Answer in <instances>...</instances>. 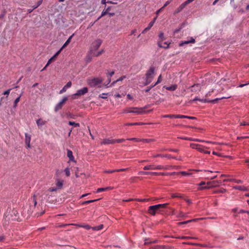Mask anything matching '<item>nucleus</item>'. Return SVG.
<instances>
[{
    "label": "nucleus",
    "instance_id": "1",
    "mask_svg": "<svg viewBox=\"0 0 249 249\" xmlns=\"http://www.w3.org/2000/svg\"><path fill=\"white\" fill-rule=\"evenodd\" d=\"M155 75V68L154 67H150L149 70L147 71L145 74V82L144 85H147L150 84Z\"/></svg>",
    "mask_w": 249,
    "mask_h": 249
},
{
    "label": "nucleus",
    "instance_id": "2",
    "mask_svg": "<svg viewBox=\"0 0 249 249\" xmlns=\"http://www.w3.org/2000/svg\"><path fill=\"white\" fill-rule=\"evenodd\" d=\"M103 79L99 77L89 78L87 79L88 84L91 87H95L99 86L103 82Z\"/></svg>",
    "mask_w": 249,
    "mask_h": 249
},
{
    "label": "nucleus",
    "instance_id": "3",
    "mask_svg": "<svg viewBox=\"0 0 249 249\" xmlns=\"http://www.w3.org/2000/svg\"><path fill=\"white\" fill-rule=\"evenodd\" d=\"M145 112L143 110L142 108L139 107H131L124 110V113H135L137 114H142L144 113Z\"/></svg>",
    "mask_w": 249,
    "mask_h": 249
},
{
    "label": "nucleus",
    "instance_id": "4",
    "mask_svg": "<svg viewBox=\"0 0 249 249\" xmlns=\"http://www.w3.org/2000/svg\"><path fill=\"white\" fill-rule=\"evenodd\" d=\"M190 146L192 148L196 149L200 152H202V153H204L205 154H210V151H205L204 150V148H207V147H205L201 145L196 144V143H190Z\"/></svg>",
    "mask_w": 249,
    "mask_h": 249
},
{
    "label": "nucleus",
    "instance_id": "5",
    "mask_svg": "<svg viewBox=\"0 0 249 249\" xmlns=\"http://www.w3.org/2000/svg\"><path fill=\"white\" fill-rule=\"evenodd\" d=\"M218 182L216 181H209L207 183V186L200 187L198 188V190H202L204 189H209L213 187L218 186L217 184Z\"/></svg>",
    "mask_w": 249,
    "mask_h": 249
},
{
    "label": "nucleus",
    "instance_id": "6",
    "mask_svg": "<svg viewBox=\"0 0 249 249\" xmlns=\"http://www.w3.org/2000/svg\"><path fill=\"white\" fill-rule=\"evenodd\" d=\"M102 40L100 39H97L95 40L91 44V48L90 49V51L94 52L95 51L97 50L101 46L102 44Z\"/></svg>",
    "mask_w": 249,
    "mask_h": 249
},
{
    "label": "nucleus",
    "instance_id": "7",
    "mask_svg": "<svg viewBox=\"0 0 249 249\" xmlns=\"http://www.w3.org/2000/svg\"><path fill=\"white\" fill-rule=\"evenodd\" d=\"M68 98L66 97H64L62 100L60 101L55 107L54 110L55 112L58 111L61 109L64 103L67 101Z\"/></svg>",
    "mask_w": 249,
    "mask_h": 249
},
{
    "label": "nucleus",
    "instance_id": "8",
    "mask_svg": "<svg viewBox=\"0 0 249 249\" xmlns=\"http://www.w3.org/2000/svg\"><path fill=\"white\" fill-rule=\"evenodd\" d=\"M139 174L144 175H167L169 174V173L140 171L139 172Z\"/></svg>",
    "mask_w": 249,
    "mask_h": 249
},
{
    "label": "nucleus",
    "instance_id": "9",
    "mask_svg": "<svg viewBox=\"0 0 249 249\" xmlns=\"http://www.w3.org/2000/svg\"><path fill=\"white\" fill-rule=\"evenodd\" d=\"M94 52H92V51H90L88 53L85 58V61L86 63H89L92 61V57L94 56Z\"/></svg>",
    "mask_w": 249,
    "mask_h": 249
},
{
    "label": "nucleus",
    "instance_id": "10",
    "mask_svg": "<svg viewBox=\"0 0 249 249\" xmlns=\"http://www.w3.org/2000/svg\"><path fill=\"white\" fill-rule=\"evenodd\" d=\"M88 92V89L87 87H84L82 89H79L77 92L74 94L73 96H81L84 95Z\"/></svg>",
    "mask_w": 249,
    "mask_h": 249
},
{
    "label": "nucleus",
    "instance_id": "11",
    "mask_svg": "<svg viewBox=\"0 0 249 249\" xmlns=\"http://www.w3.org/2000/svg\"><path fill=\"white\" fill-rule=\"evenodd\" d=\"M157 207L156 205L150 206L148 210V213L152 215H155L156 212L159 210Z\"/></svg>",
    "mask_w": 249,
    "mask_h": 249
},
{
    "label": "nucleus",
    "instance_id": "12",
    "mask_svg": "<svg viewBox=\"0 0 249 249\" xmlns=\"http://www.w3.org/2000/svg\"><path fill=\"white\" fill-rule=\"evenodd\" d=\"M25 142L26 144V147L27 148H31L30 142L31 140V137L30 135L28 134L27 133L25 134Z\"/></svg>",
    "mask_w": 249,
    "mask_h": 249
},
{
    "label": "nucleus",
    "instance_id": "13",
    "mask_svg": "<svg viewBox=\"0 0 249 249\" xmlns=\"http://www.w3.org/2000/svg\"><path fill=\"white\" fill-rule=\"evenodd\" d=\"M115 143H116V141L115 140H110L109 139H103L101 142V144H114Z\"/></svg>",
    "mask_w": 249,
    "mask_h": 249
},
{
    "label": "nucleus",
    "instance_id": "14",
    "mask_svg": "<svg viewBox=\"0 0 249 249\" xmlns=\"http://www.w3.org/2000/svg\"><path fill=\"white\" fill-rule=\"evenodd\" d=\"M159 39L158 42V45L159 47H162V42L165 39L164 34L163 32H160L159 34Z\"/></svg>",
    "mask_w": 249,
    "mask_h": 249
},
{
    "label": "nucleus",
    "instance_id": "15",
    "mask_svg": "<svg viewBox=\"0 0 249 249\" xmlns=\"http://www.w3.org/2000/svg\"><path fill=\"white\" fill-rule=\"evenodd\" d=\"M201 89V86L200 84H194L191 87V91L192 92H197L199 91Z\"/></svg>",
    "mask_w": 249,
    "mask_h": 249
},
{
    "label": "nucleus",
    "instance_id": "16",
    "mask_svg": "<svg viewBox=\"0 0 249 249\" xmlns=\"http://www.w3.org/2000/svg\"><path fill=\"white\" fill-rule=\"evenodd\" d=\"M195 42H196L195 39L193 37H191L190 38V40L182 41L179 43V46H182L185 44H188L190 43H195Z\"/></svg>",
    "mask_w": 249,
    "mask_h": 249
},
{
    "label": "nucleus",
    "instance_id": "17",
    "mask_svg": "<svg viewBox=\"0 0 249 249\" xmlns=\"http://www.w3.org/2000/svg\"><path fill=\"white\" fill-rule=\"evenodd\" d=\"M71 86V81L68 82L67 84L60 90L59 93L62 94L65 92L67 89L70 88Z\"/></svg>",
    "mask_w": 249,
    "mask_h": 249
},
{
    "label": "nucleus",
    "instance_id": "18",
    "mask_svg": "<svg viewBox=\"0 0 249 249\" xmlns=\"http://www.w3.org/2000/svg\"><path fill=\"white\" fill-rule=\"evenodd\" d=\"M111 9V7L108 6L106 9H105L102 12L101 16L98 18V19H99L101 18L104 17V16L107 15V14L109 12V11Z\"/></svg>",
    "mask_w": 249,
    "mask_h": 249
},
{
    "label": "nucleus",
    "instance_id": "19",
    "mask_svg": "<svg viewBox=\"0 0 249 249\" xmlns=\"http://www.w3.org/2000/svg\"><path fill=\"white\" fill-rule=\"evenodd\" d=\"M55 185L58 189H61L63 185V181L60 179H57L56 180Z\"/></svg>",
    "mask_w": 249,
    "mask_h": 249
},
{
    "label": "nucleus",
    "instance_id": "20",
    "mask_svg": "<svg viewBox=\"0 0 249 249\" xmlns=\"http://www.w3.org/2000/svg\"><path fill=\"white\" fill-rule=\"evenodd\" d=\"M67 156L69 158L70 161H74V158L72 154V152L70 150H67Z\"/></svg>",
    "mask_w": 249,
    "mask_h": 249
},
{
    "label": "nucleus",
    "instance_id": "21",
    "mask_svg": "<svg viewBox=\"0 0 249 249\" xmlns=\"http://www.w3.org/2000/svg\"><path fill=\"white\" fill-rule=\"evenodd\" d=\"M36 123L37 126L39 127L44 125L46 123V121H43L41 119H38L36 120Z\"/></svg>",
    "mask_w": 249,
    "mask_h": 249
},
{
    "label": "nucleus",
    "instance_id": "22",
    "mask_svg": "<svg viewBox=\"0 0 249 249\" xmlns=\"http://www.w3.org/2000/svg\"><path fill=\"white\" fill-rule=\"evenodd\" d=\"M113 188L111 187H107L105 188H99L97 190V193H100L103 191H107L112 189Z\"/></svg>",
    "mask_w": 249,
    "mask_h": 249
},
{
    "label": "nucleus",
    "instance_id": "23",
    "mask_svg": "<svg viewBox=\"0 0 249 249\" xmlns=\"http://www.w3.org/2000/svg\"><path fill=\"white\" fill-rule=\"evenodd\" d=\"M164 88H165L167 90L174 91L177 89V86L176 85H173L171 86H165Z\"/></svg>",
    "mask_w": 249,
    "mask_h": 249
},
{
    "label": "nucleus",
    "instance_id": "24",
    "mask_svg": "<svg viewBox=\"0 0 249 249\" xmlns=\"http://www.w3.org/2000/svg\"><path fill=\"white\" fill-rule=\"evenodd\" d=\"M154 25V21H151L148 26L147 27L145 28L143 31L142 32V34H144L146 33L147 31L150 29V28L153 26Z\"/></svg>",
    "mask_w": 249,
    "mask_h": 249
},
{
    "label": "nucleus",
    "instance_id": "25",
    "mask_svg": "<svg viewBox=\"0 0 249 249\" xmlns=\"http://www.w3.org/2000/svg\"><path fill=\"white\" fill-rule=\"evenodd\" d=\"M167 166H163L161 165H154V170L167 169Z\"/></svg>",
    "mask_w": 249,
    "mask_h": 249
},
{
    "label": "nucleus",
    "instance_id": "26",
    "mask_svg": "<svg viewBox=\"0 0 249 249\" xmlns=\"http://www.w3.org/2000/svg\"><path fill=\"white\" fill-rule=\"evenodd\" d=\"M22 96V93L20 94V95L16 99V100L14 101V105H13V107L16 108L17 107L18 103L19 102L20 98Z\"/></svg>",
    "mask_w": 249,
    "mask_h": 249
},
{
    "label": "nucleus",
    "instance_id": "27",
    "mask_svg": "<svg viewBox=\"0 0 249 249\" xmlns=\"http://www.w3.org/2000/svg\"><path fill=\"white\" fill-rule=\"evenodd\" d=\"M73 35H71L69 37V38L67 39V40L65 42L64 45L61 47L63 49L65 48L71 42V39L73 36Z\"/></svg>",
    "mask_w": 249,
    "mask_h": 249
},
{
    "label": "nucleus",
    "instance_id": "28",
    "mask_svg": "<svg viewBox=\"0 0 249 249\" xmlns=\"http://www.w3.org/2000/svg\"><path fill=\"white\" fill-rule=\"evenodd\" d=\"M143 169L145 170H154V165L150 164V165H146V166H144Z\"/></svg>",
    "mask_w": 249,
    "mask_h": 249
},
{
    "label": "nucleus",
    "instance_id": "29",
    "mask_svg": "<svg viewBox=\"0 0 249 249\" xmlns=\"http://www.w3.org/2000/svg\"><path fill=\"white\" fill-rule=\"evenodd\" d=\"M145 123L140 122V123H126L125 124V125H143L145 124Z\"/></svg>",
    "mask_w": 249,
    "mask_h": 249
},
{
    "label": "nucleus",
    "instance_id": "30",
    "mask_svg": "<svg viewBox=\"0 0 249 249\" xmlns=\"http://www.w3.org/2000/svg\"><path fill=\"white\" fill-rule=\"evenodd\" d=\"M168 205V203H164V204H158V205H157V207H158V209H164V208H167V205Z\"/></svg>",
    "mask_w": 249,
    "mask_h": 249
},
{
    "label": "nucleus",
    "instance_id": "31",
    "mask_svg": "<svg viewBox=\"0 0 249 249\" xmlns=\"http://www.w3.org/2000/svg\"><path fill=\"white\" fill-rule=\"evenodd\" d=\"M234 189L238 190L247 191V189L246 187L242 186H237L233 187Z\"/></svg>",
    "mask_w": 249,
    "mask_h": 249
},
{
    "label": "nucleus",
    "instance_id": "32",
    "mask_svg": "<svg viewBox=\"0 0 249 249\" xmlns=\"http://www.w3.org/2000/svg\"><path fill=\"white\" fill-rule=\"evenodd\" d=\"M101 3L106 5L107 3L116 4L117 3L112 1H107V0H101Z\"/></svg>",
    "mask_w": 249,
    "mask_h": 249
},
{
    "label": "nucleus",
    "instance_id": "33",
    "mask_svg": "<svg viewBox=\"0 0 249 249\" xmlns=\"http://www.w3.org/2000/svg\"><path fill=\"white\" fill-rule=\"evenodd\" d=\"M154 141H155V140L153 139H141V142L146 143H149Z\"/></svg>",
    "mask_w": 249,
    "mask_h": 249
},
{
    "label": "nucleus",
    "instance_id": "34",
    "mask_svg": "<svg viewBox=\"0 0 249 249\" xmlns=\"http://www.w3.org/2000/svg\"><path fill=\"white\" fill-rule=\"evenodd\" d=\"M170 249L171 247L166 246H156L154 247V249Z\"/></svg>",
    "mask_w": 249,
    "mask_h": 249
},
{
    "label": "nucleus",
    "instance_id": "35",
    "mask_svg": "<svg viewBox=\"0 0 249 249\" xmlns=\"http://www.w3.org/2000/svg\"><path fill=\"white\" fill-rule=\"evenodd\" d=\"M231 97V96H229L228 97H222L221 98H216L214 100H213L211 101H210L211 102H212V103H215L216 101H218V100H221V99H228V98H229Z\"/></svg>",
    "mask_w": 249,
    "mask_h": 249
},
{
    "label": "nucleus",
    "instance_id": "36",
    "mask_svg": "<svg viewBox=\"0 0 249 249\" xmlns=\"http://www.w3.org/2000/svg\"><path fill=\"white\" fill-rule=\"evenodd\" d=\"M103 225H100L98 226L94 227L92 228L93 230L99 231L103 229Z\"/></svg>",
    "mask_w": 249,
    "mask_h": 249
},
{
    "label": "nucleus",
    "instance_id": "37",
    "mask_svg": "<svg viewBox=\"0 0 249 249\" xmlns=\"http://www.w3.org/2000/svg\"><path fill=\"white\" fill-rule=\"evenodd\" d=\"M99 199H94V200H87V201H85L83 202L82 204L83 205L88 204H89V203H90L96 201H97Z\"/></svg>",
    "mask_w": 249,
    "mask_h": 249
},
{
    "label": "nucleus",
    "instance_id": "38",
    "mask_svg": "<svg viewBox=\"0 0 249 249\" xmlns=\"http://www.w3.org/2000/svg\"><path fill=\"white\" fill-rule=\"evenodd\" d=\"M69 124L71 125H73L75 127H79L80 126V124H79L78 123H76L74 122H71V121H70L69 122Z\"/></svg>",
    "mask_w": 249,
    "mask_h": 249
},
{
    "label": "nucleus",
    "instance_id": "39",
    "mask_svg": "<svg viewBox=\"0 0 249 249\" xmlns=\"http://www.w3.org/2000/svg\"><path fill=\"white\" fill-rule=\"evenodd\" d=\"M226 192V189H224V188H221V189L219 190H217V191H214L213 193H225Z\"/></svg>",
    "mask_w": 249,
    "mask_h": 249
},
{
    "label": "nucleus",
    "instance_id": "40",
    "mask_svg": "<svg viewBox=\"0 0 249 249\" xmlns=\"http://www.w3.org/2000/svg\"><path fill=\"white\" fill-rule=\"evenodd\" d=\"M64 172L67 177H69L70 176V170L68 167L65 169Z\"/></svg>",
    "mask_w": 249,
    "mask_h": 249
},
{
    "label": "nucleus",
    "instance_id": "41",
    "mask_svg": "<svg viewBox=\"0 0 249 249\" xmlns=\"http://www.w3.org/2000/svg\"><path fill=\"white\" fill-rule=\"evenodd\" d=\"M127 140L128 141H134L136 142H141V139L136 138H128L127 139Z\"/></svg>",
    "mask_w": 249,
    "mask_h": 249
},
{
    "label": "nucleus",
    "instance_id": "42",
    "mask_svg": "<svg viewBox=\"0 0 249 249\" xmlns=\"http://www.w3.org/2000/svg\"><path fill=\"white\" fill-rule=\"evenodd\" d=\"M126 78V76L124 75V76H122V77H121L120 78H119L118 79H117L116 81L113 82L112 84V85H114L115 83H116V82H118V81H122L123 79H124V78Z\"/></svg>",
    "mask_w": 249,
    "mask_h": 249
},
{
    "label": "nucleus",
    "instance_id": "43",
    "mask_svg": "<svg viewBox=\"0 0 249 249\" xmlns=\"http://www.w3.org/2000/svg\"><path fill=\"white\" fill-rule=\"evenodd\" d=\"M164 45H162V47L161 48H165V49H167L169 48V45L170 44V42H164Z\"/></svg>",
    "mask_w": 249,
    "mask_h": 249
},
{
    "label": "nucleus",
    "instance_id": "44",
    "mask_svg": "<svg viewBox=\"0 0 249 249\" xmlns=\"http://www.w3.org/2000/svg\"><path fill=\"white\" fill-rule=\"evenodd\" d=\"M188 4V3L185 1L184 2L182 3L180 6V9H182V10L186 6V5Z\"/></svg>",
    "mask_w": 249,
    "mask_h": 249
},
{
    "label": "nucleus",
    "instance_id": "45",
    "mask_svg": "<svg viewBox=\"0 0 249 249\" xmlns=\"http://www.w3.org/2000/svg\"><path fill=\"white\" fill-rule=\"evenodd\" d=\"M33 200L34 203V206L36 207L37 204V201L36 198V196L35 195H34L33 196Z\"/></svg>",
    "mask_w": 249,
    "mask_h": 249
},
{
    "label": "nucleus",
    "instance_id": "46",
    "mask_svg": "<svg viewBox=\"0 0 249 249\" xmlns=\"http://www.w3.org/2000/svg\"><path fill=\"white\" fill-rule=\"evenodd\" d=\"M187 116L182 115H176L175 118H186Z\"/></svg>",
    "mask_w": 249,
    "mask_h": 249
},
{
    "label": "nucleus",
    "instance_id": "47",
    "mask_svg": "<svg viewBox=\"0 0 249 249\" xmlns=\"http://www.w3.org/2000/svg\"><path fill=\"white\" fill-rule=\"evenodd\" d=\"M75 225L78 226L79 227H83L87 230H89L91 228L90 226L88 225H85V226H82V225H79L75 224Z\"/></svg>",
    "mask_w": 249,
    "mask_h": 249
},
{
    "label": "nucleus",
    "instance_id": "48",
    "mask_svg": "<svg viewBox=\"0 0 249 249\" xmlns=\"http://www.w3.org/2000/svg\"><path fill=\"white\" fill-rule=\"evenodd\" d=\"M104 52V50H101L100 51L97 52V53H95L94 52V55L95 56H98L99 55H100L101 54H102Z\"/></svg>",
    "mask_w": 249,
    "mask_h": 249
},
{
    "label": "nucleus",
    "instance_id": "49",
    "mask_svg": "<svg viewBox=\"0 0 249 249\" xmlns=\"http://www.w3.org/2000/svg\"><path fill=\"white\" fill-rule=\"evenodd\" d=\"M58 189L57 187H51L48 189V191L50 192L56 191Z\"/></svg>",
    "mask_w": 249,
    "mask_h": 249
},
{
    "label": "nucleus",
    "instance_id": "50",
    "mask_svg": "<svg viewBox=\"0 0 249 249\" xmlns=\"http://www.w3.org/2000/svg\"><path fill=\"white\" fill-rule=\"evenodd\" d=\"M175 116H176V115H165L162 117L164 118H175Z\"/></svg>",
    "mask_w": 249,
    "mask_h": 249
},
{
    "label": "nucleus",
    "instance_id": "51",
    "mask_svg": "<svg viewBox=\"0 0 249 249\" xmlns=\"http://www.w3.org/2000/svg\"><path fill=\"white\" fill-rule=\"evenodd\" d=\"M172 198L181 197V195L179 194H173L171 195Z\"/></svg>",
    "mask_w": 249,
    "mask_h": 249
},
{
    "label": "nucleus",
    "instance_id": "52",
    "mask_svg": "<svg viewBox=\"0 0 249 249\" xmlns=\"http://www.w3.org/2000/svg\"><path fill=\"white\" fill-rule=\"evenodd\" d=\"M55 58L53 56L48 61L47 63V66H49L51 63V62L53 60H54Z\"/></svg>",
    "mask_w": 249,
    "mask_h": 249
},
{
    "label": "nucleus",
    "instance_id": "53",
    "mask_svg": "<svg viewBox=\"0 0 249 249\" xmlns=\"http://www.w3.org/2000/svg\"><path fill=\"white\" fill-rule=\"evenodd\" d=\"M107 93H102L100 95H99V97L101 98H103V99H107V97L106 96V95H107Z\"/></svg>",
    "mask_w": 249,
    "mask_h": 249
},
{
    "label": "nucleus",
    "instance_id": "54",
    "mask_svg": "<svg viewBox=\"0 0 249 249\" xmlns=\"http://www.w3.org/2000/svg\"><path fill=\"white\" fill-rule=\"evenodd\" d=\"M152 157L154 158H156L157 157L162 158V157H164V155H161V154H155V155H153Z\"/></svg>",
    "mask_w": 249,
    "mask_h": 249
},
{
    "label": "nucleus",
    "instance_id": "55",
    "mask_svg": "<svg viewBox=\"0 0 249 249\" xmlns=\"http://www.w3.org/2000/svg\"><path fill=\"white\" fill-rule=\"evenodd\" d=\"M161 81V75H160L159 77H158V80L156 82V83L155 84V85H156L158 84H159L160 83Z\"/></svg>",
    "mask_w": 249,
    "mask_h": 249
},
{
    "label": "nucleus",
    "instance_id": "56",
    "mask_svg": "<svg viewBox=\"0 0 249 249\" xmlns=\"http://www.w3.org/2000/svg\"><path fill=\"white\" fill-rule=\"evenodd\" d=\"M198 185L199 186V187L207 186V183L204 181H202L199 184H198Z\"/></svg>",
    "mask_w": 249,
    "mask_h": 249
},
{
    "label": "nucleus",
    "instance_id": "57",
    "mask_svg": "<svg viewBox=\"0 0 249 249\" xmlns=\"http://www.w3.org/2000/svg\"><path fill=\"white\" fill-rule=\"evenodd\" d=\"M11 89H8V90L5 91L3 92V95H8L10 93V92L11 91Z\"/></svg>",
    "mask_w": 249,
    "mask_h": 249
},
{
    "label": "nucleus",
    "instance_id": "58",
    "mask_svg": "<svg viewBox=\"0 0 249 249\" xmlns=\"http://www.w3.org/2000/svg\"><path fill=\"white\" fill-rule=\"evenodd\" d=\"M190 222H191V220H188V221H184V222H179V223H178V224L180 225H182V224H187V223H189Z\"/></svg>",
    "mask_w": 249,
    "mask_h": 249
},
{
    "label": "nucleus",
    "instance_id": "59",
    "mask_svg": "<svg viewBox=\"0 0 249 249\" xmlns=\"http://www.w3.org/2000/svg\"><path fill=\"white\" fill-rule=\"evenodd\" d=\"M62 50L63 49L61 48L60 49L58 52H57L53 56L54 57V58H55L60 53Z\"/></svg>",
    "mask_w": 249,
    "mask_h": 249
},
{
    "label": "nucleus",
    "instance_id": "60",
    "mask_svg": "<svg viewBox=\"0 0 249 249\" xmlns=\"http://www.w3.org/2000/svg\"><path fill=\"white\" fill-rule=\"evenodd\" d=\"M115 140L116 141V142H117V143L122 142H124L125 141V140L124 139H117V140Z\"/></svg>",
    "mask_w": 249,
    "mask_h": 249
},
{
    "label": "nucleus",
    "instance_id": "61",
    "mask_svg": "<svg viewBox=\"0 0 249 249\" xmlns=\"http://www.w3.org/2000/svg\"><path fill=\"white\" fill-rule=\"evenodd\" d=\"M178 238L182 239H191L192 237H189V236H181L179 237Z\"/></svg>",
    "mask_w": 249,
    "mask_h": 249
},
{
    "label": "nucleus",
    "instance_id": "62",
    "mask_svg": "<svg viewBox=\"0 0 249 249\" xmlns=\"http://www.w3.org/2000/svg\"><path fill=\"white\" fill-rule=\"evenodd\" d=\"M171 2V1L168 0L164 4V5L162 7V8H164L166 6H167L168 4H169Z\"/></svg>",
    "mask_w": 249,
    "mask_h": 249
},
{
    "label": "nucleus",
    "instance_id": "63",
    "mask_svg": "<svg viewBox=\"0 0 249 249\" xmlns=\"http://www.w3.org/2000/svg\"><path fill=\"white\" fill-rule=\"evenodd\" d=\"M106 173H113L115 172V170H106L104 171Z\"/></svg>",
    "mask_w": 249,
    "mask_h": 249
},
{
    "label": "nucleus",
    "instance_id": "64",
    "mask_svg": "<svg viewBox=\"0 0 249 249\" xmlns=\"http://www.w3.org/2000/svg\"><path fill=\"white\" fill-rule=\"evenodd\" d=\"M184 216V214L182 212H179V213L178 214L177 216L178 217H183Z\"/></svg>",
    "mask_w": 249,
    "mask_h": 249
}]
</instances>
